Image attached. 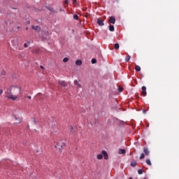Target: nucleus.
<instances>
[{
	"instance_id": "obj_3",
	"label": "nucleus",
	"mask_w": 179,
	"mask_h": 179,
	"mask_svg": "<svg viewBox=\"0 0 179 179\" xmlns=\"http://www.w3.org/2000/svg\"><path fill=\"white\" fill-rule=\"evenodd\" d=\"M108 22L111 23L112 24H115V17L114 16H110Z\"/></svg>"
},
{
	"instance_id": "obj_37",
	"label": "nucleus",
	"mask_w": 179,
	"mask_h": 179,
	"mask_svg": "<svg viewBox=\"0 0 179 179\" xmlns=\"http://www.w3.org/2000/svg\"><path fill=\"white\" fill-rule=\"evenodd\" d=\"M143 113H144V114H146V110H143Z\"/></svg>"
},
{
	"instance_id": "obj_9",
	"label": "nucleus",
	"mask_w": 179,
	"mask_h": 179,
	"mask_svg": "<svg viewBox=\"0 0 179 179\" xmlns=\"http://www.w3.org/2000/svg\"><path fill=\"white\" fill-rule=\"evenodd\" d=\"M119 155H125L127 153V151L125 149H120L118 152Z\"/></svg>"
},
{
	"instance_id": "obj_19",
	"label": "nucleus",
	"mask_w": 179,
	"mask_h": 179,
	"mask_svg": "<svg viewBox=\"0 0 179 179\" xmlns=\"http://www.w3.org/2000/svg\"><path fill=\"white\" fill-rule=\"evenodd\" d=\"M70 131L71 134H75V130L73 129V126L70 127Z\"/></svg>"
},
{
	"instance_id": "obj_31",
	"label": "nucleus",
	"mask_w": 179,
	"mask_h": 179,
	"mask_svg": "<svg viewBox=\"0 0 179 179\" xmlns=\"http://www.w3.org/2000/svg\"><path fill=\"white\" fill-rule=\"evenodd\" d=\"M2 93H3V90L2 89H0V96L2 95Z\"/></svg>"
},
{
	"instance_id": "obj_14",
	"label": "nucleus",
	"mask_w": 179,
	"mask_h": 179,
	"mask_svg": "<svg viewBox=\"0 0 179 179\" xmlns=\"http://www.w3.org/2000/svg\"><path fill=\"white\" fill-rule=\"evenodd\" d=\"M131 166L132 167H135L136 166V161H135V160L131 161Z\"/></svg>"
},
{
	"instance_id": "obj_34",
	"label": "nucleus",
	"mask_w": 179,
	"mask_h": 179,
	"mask_svg": "<svg viewBox=\"0 0 179 179\" xmlns=\"http://www.w3.org/2000/svg\"><path fill=\"white\" fill-rule=\"evenodd\" d=\"M64 3L68 4V0H65Z\"/></svg>"
},
{
	"instance_id": "obj_40",
	"label": "nucleus",
	"mask_w": 179,
	"mask_h": 179,
	"mask_svg": "<svg viewBox=\"0 0 179 179\" xmlns=\"http://www.w3.org/2000/svg\"><path fill=\"white\" fill-rule=\"evenodd\" d=\"M43 40H47V38H45V39H43Z\"/></svg>"
},
{
	"instance_id": "obj_28",
	"label": "nucleus",
	"mask_w": 179,
	"mask_h": 179,
	"mask_svg": "<svg viewBox=\"0 0 179 179\" xmlns=\"http://www.w3.org/2000/svg\"><path fill=\"white\" fill-rule=\"evenodd\" d=\"M32 121L34 124H37V122L36 121V117H32Z\"/></svg>"
},
{
	"instance_id": "obj_22",
	"label": "nucleus",
	"mask_w": 179,
	"mask_h": 179,
	"mask_svg": "<svg viewBox=\"0 0 179 179\" xmlns=\"http://www.w3.org/2000/svg\"><path fill=\"white\" fill-rule=\"evenodd\" d=\"M96 157H97V159H98L99 160H101V159H103V155L99 154V155H97Z\"/></svg>"
},
{
	"instance_id": "obj_15",
	"label": "nucleus",
	"mask_w": 179,
	"mask_h": 179,
	"mask_svg": "<svg viewBox=\"0 0 179 179\" xmlns=\"http://www.w3.org/2000/svg\"><path fill=\"white\" fill-rule=\"evenodd\" d=\"M145 163L148 165V166H152V162H150V159H148L145 160Z\"/></svg>"
},
{
	"instance_id": "obj_32",
	"label": "nucleus",
	"mask_w": 179,
	"mask_h": 179,
	"mask_svg": "<svg viewBox=\"0 0 179 179\" xmlns=\"http://www.w3.org/2000/svg\"><path fill=\"white\" fill-rule=\"evenodd\" d=\"M26 97H27V99H29V100H31V96H25L24 99H26Z\"/></svg>"
},
{
	"instance_id": "obj_4",
	"label": "nucleus",
	"mask_w": 179,
	"mask_h": 179,
	"mask_svg": "<svg viewBox=\"0 0 179 179\" xmlns=\"http://www.w3.org/2000/svg\"><path fill=\"white\" fill-rule=\"evenodd\" d=\"M141 90H142V92H141V96H143L144 97L146 96V87L145 86H143L141 87Z\"/></svg>"
},
{
	"instance_id": "obj_5",
	"label": "nucleus",
	"mask_w": 179,
	"mask_h": 179,
	"mask_svg": "<svg viewBox=\"0 0 179 179\" xmlns=\"http://www.w3.org/2000/svg\"><path fill=\"white\" fill-rule=\"evenodd\" d=\"M58 83L61 86H63V87H66V86H68V85L66 84V83L65 81L59 80Z\"/></svg>"
},
{
	"instance_id": "obj_29",
	"label": "nucleus",
	"mask_w": 179,
	"mask_h": 179,
	"mask_svg": "<svg viewBox=\"0 0 179 179\" xmlns=\"http://www.w3.org/2000/svg\"><path fill=\"white\" fill-rule=\"evenodd\" d=\"M123 89L121 87H118V92H122Z\"/></svg>"
},
{
	"instance_id": "obj_11",
	"label": "nucleus",
	"mask_w": 179,
	"mask_h": 179,
	"mask_svg": "<svg viewBox=\"0 0 179 179\" xmlns=\"http://www.w3.org/2000/svg\"><path fill=\"white\" fill-rule=\"evenodd\" d=\"M48 10H50V12H52V13H58V12L52 8L48 7Z\"/></svg>"
},
{
	"instance_id": "obj_24",
	"label": "nucleus",
	"mask_w": 179,
	"mask_h": 179,
	"mask_svg": "<svg viewBox=\"0 0 179 179\" xmlns=\"http://www.w3.org/2000/svg\"><path fill=\"white\" fill-rule=\"evenodd\" d=\"M142 159H145V154L142 153L140 156V159L142 160Z\"/></svg>"
},
{
	"instance_id": "obj_21",
	"label": "nucleus",
	"mask_w": 179,
	"mask_h": 179,
	"mask_svg": "<svg viewBox=\"0 0 179 179\" xmlns=\"http://www.w3.org/2000/svg\"><path fill=\"white\" fill-rule=\"evenodd\" d=\"M76 65H78L80 66V65H82V61L81 60H77L76 62Z\"/></svg>"
},
{
	"instance_id": "obj_41",
	"label": "nucleus",
	"mask_w": 179,
	"mask_h": 179,
	"mask_svg": "<svg viewBox=\"0 0 179 179\" xmlns=\"http://www.w3.org/2000/svg\"><path fill=\"white\" fill-rule=\"evenodd\" d=\"M143 179H146V178H143Z\"/></svg>"
},
{
	"instance_id": "obj_8",
	"label": "nucleus",
	"mask_w": 179,
	"mask_h": 179,
	"mask_svg": "<svg viewBox=\"0 0 179 179\" xmlns=\"http://www.w3.org/2000/svg\"><path fill=\"white\" fill-rule=\"evenodd\" d=\"M74 85L77 86V89H80V87H82V85L79 84V82L77 80H74Z\"/></svg>"
},
{
	"instance_id": "obj_35",
	"label": "nucleus",
	"mask_w": 179,
	"mask_h": 179,
	"mask_svg": "<svg viewBox=\"0 0 179 179\" xmlns=\"http://www.w3.org/2000/svg\"><path fill=\"white\" fill-rule=\"evenodd\" d=\"M27 44H31V41H27Z\"/></svg>"
},
{
	"instance_id": "obj_33",
	"label": "nucleus",
	"mask_w": 179,
	"mask_h": 179,
	"mask_svg": "<svg viewBox=\"0 0 179 179\" xmlns=\"http://www.w3.org/2000/svg\"><path fill=\"white\" fill-rule=\"evenodd\" d=\"M59 10H60V12H65V10H64L62 8H60Z\"/></svg>"
},
{
	"instance_id": "obj_6",
	"label": "nucleus",
	"mask_w": 179,
	"mask_h": 179,
	"mask_svg": "<svg viewBox=\"0 0 179 179\" xmlns=\"http://www.w3.org/2000/svg\"><path fill=\"white\" fill-rule=\"evenodd\" d=\"M97 23L99 26H104V22L100 18L97 19Z\"/></svg>"
},
{
	"instance_id": "obj_39",
	"label": "nucleus",
	"mask_w": 179,
	"mask_h": 179,
	"mask_svg": "<svg viewBox=\"0 0 179 179\" xmlns=\"http://www.w3.org/2000/svg\"><path fill=\"white\" fill-rule=\"evenodd\" d=\"M15 120H17V117H15Z\"/></svg>"
},
{
	"instance_id": "obj_12",
	"label": "nucleus",
	"mask_w": 179,
	"mask_h": 179,
	"mask_svg": "<svg viewBox=\"0 0 179 179\" xmlns=\"http://www.w3.org/2000/svg\"><path fill=\"white\" fill-rule=\"evenodd\" d=\"M32 29H33L34 30H35V31H40V30H41V28H40V27H38V26H36V27L32 26Z\"/></svg>"
},
{
	"instance_id": "obj_13",
	"label": "nucleus",
	"mask_w": 179,
	"mask_h": 179,
	"mask_svg": "<svg viewBox=\"0 0 179 179\" xmlns=\"http://www.w3.org/2000/svg\"><path fill=\"white\" fill-rule=\"evenodd\" d=\"M135 71L136 72H141V66H139L138 65H136L135 67Z\"/></svg>"
},
{
	"instance_id": "obj_2",
	"label": "nucleus",
	"mask_w": 179,
	"mask_h": 179,
	"mask_svg": "<svg viewBox=\"0 0 179 179\" xmlns=\"http://www.w3.org/2000/svg\"><path fill=\"white\" fill-rule=\"evenodd\" d=\"M59 149V150H62V149H64V148H65L66 146V144L65 143L62 142V141H60L57 143V145Z\"/></svg>"
},
{
	"instance_id": "obj_36",
	"label": "nucleus",
	"mask_w": 179,
	"mask_h": 179,
	"mask_svg": "<svg viewBox=\"0 0 179 179\" xmlns=\"http://www.w3.org/2000/svg\"><path fill=\"white\" fill-rule=\"evenodd\" d=\"M41 69H44V66H41Z\"/></svg>"
},
{
	"instance_id": "obj_26",
	"label": "nucleus",
	"mask_w": 179,
	"mask_h": 179,
	"mask_svg": "<svg viewBox=\"0 0 179 179\" xmlns=\"http://www.w3.org/2000/svg\"><path fill=\"white\" fill-rule=\"evenodd\" d=\"M138 174H143V170L138 169Z\"/></svg>"
},
{
	"instance_id": "obj_38",
	"label": "nucleus",
	"mask_w": 179,
	"mask_h": 179,
	"mask_svg": "<svg viewBox=\"0 0 179 179\" xmlns=\"http://www.w3.org/2000/svg\"><path fill=\"white\" fill-rule=\"evenodd\" d=\"M28 29H29V27H27V28H26V30H28Z\"/></svg>"
},
{
	"instance_id": "obj_27",
	"label": "nucleus",
	"mask_w": 179,
	"mask_h": 179,
	"mask_svg": "<svg viewBox=\"0 0 179 179\" xmlns=\"http://www.w3.org/2000/svg\"><path fill=\"white\" fill-rule=\"evenodd\" d=\"M73 3L74 5H78V1L77 0H73Z\"/></svg>"
},
{
	"instance_id": "obj_1",
	"label": "nucleus",
	"mask_w": 179,
	"mask_h": 179,
	"mask_svg": "<svg viewBox=\"0 0 179 179\" xmlns=\"http://www.w3.org/2000/svg\"><path fill=\"white\" fill-rule=\"evenodd\" d=\"M6 94H8L7 97L10 99L11 100L16 101L19 99L20 96V93H22V87L15 85L12 86L7 90L6 92Z\"/></svg>"
},
{
	"instance_id": "obj_20",
	"label": "nucleus",
	"mask_w": 179,
	"mask_h": 179,
	"mask_svg": "<svg viewBox=\"0 0 179 179\" xmlns=\"http://www.w3.org/2000/svg\"><path fill=\"white\" fill-rule=\"evenodd\" d=\"M73 19L75 20H79V16L78 15H74L73 16Z\"/></svg>"
},
{
	"instance_id": "obj_7",
	"label": "nucleus",
	"mask_w": 179,
	"mask_h": 179,
	"mask_svg": "<svg viewBox=\"0 0 179 179\" xmlns=\"http://www.w3.org/2000/svg\"><path fill=\"white\" fill-rule=\"evenodd\" d=\"M101 153L104 156L105 160H107L108 159V155L107 154V152H106V150H102Z\"/></svg>"
},
{
	"instance_id": "obj_17",
	"label": "nucleus",
	"mask_w": 179,
	"mask_h": 179,
	"mask_svg": "<svg viewBox=\"0 0 179 179\" xmlns=\"http://www.w3.org/2000/svg\"><path fill=\"white\" fill-rule=\"evenodd\" d=\"M109 30H110V31H114V30H115L114 25H110Z\"/></svg>"
},
{
	"instance_id": "obj_10",
	"label": "nucleus",
	"mask_w": 179,
	"mask_h": 179,
	"mask_svg": "<svg viewBox=\"0 0 179 179\" xmlns=\"http://www.w3.org/2000/svg\"><path fill=\"white\" fill-rule=\"evenodd\" d=\"M143 152H144L145 156H149V153H150L149 149H148L147 148H145L143 149Z\"/></svg>"
},
{
	"instance_id": "obj_25",
	"label": "nucleus",
	"mask_w": 179,
	"mask_h": 179,
	"mask_svg": "<svg viewBox=\"0 0 179 179\" xmlns=\"http://www.w3.org/2000/svg\"><path fill=\"white\" fill-rule=\"evenodd\" d=\"M91 62L92 64H96V62H97V60L96 59H92Z\"/></svg>"
},
{
	"instance_id": "obj_30",
	"label": "nucleus",
	"mask_w": 179,
	"mask_h": 179,
	"mask_svg": "<svg viewBox=\"0 0 179 179\" xmlns=\"http://www.w3.org/2000/svg\"><path fill=\"white\" fill-rule=\"evenodd\" d=\"M24 48H27V47H29V45H28L27 43H24Z\"/></svg>"
},
{
	"instance_id": "obj_23",
	"label": "nucleus",
	"mask_w": 179,
	"mask_h": 179,
	"mask_svg": "<svg viewBox=\"0 0 179 179\" xmlns=\"http://www.w3.org/2000/svg\"><path fill=\"white\" fill-rule=\"evenodd\" d=\"M69 61V59L68 57H65L63 59V62H68Z\"/></svg>"
},
{
	"instance_id": "obj_16",
	"label": "nucleus",
	"mask_w": 179,
	"mask_h": 179,
	"mask_svg": "<svg viewBox=\"0 0 179 179\" xmlns=\"http://www.w3.org/2000/svg\"><path fill=\"white\" fill-rule=\"evenodd\" d=\"M129 59H131V55H127L125 58V62H129Z\"/></svg>"
},
{
	"instance_id": "obj_18",
	"label": "nucleus",
	"mask_w": 179,
	"mask_h": 179,
	"mask_svg": "<svg viewBox=\"0 0 179 179\" xmlns=\"http://www.w3.org/2000/svg\"><path fill=\"white\" fill-rule=\"evenodd\" d=\"M114 47H115V50H120V44L115 43Z\"/></svg>"
}]
</instances>
